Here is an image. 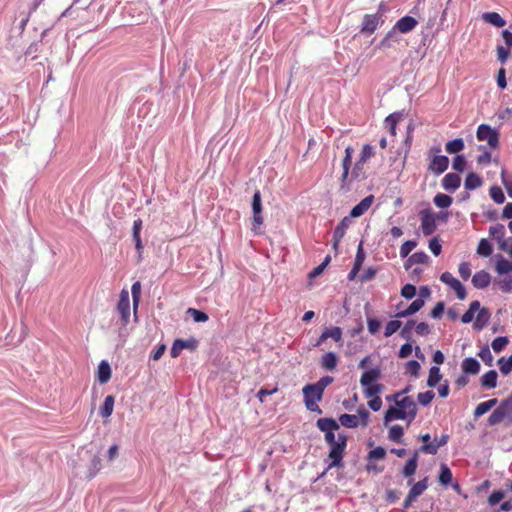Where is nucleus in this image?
Here are the masks:
<instances>
[{
	"label": "nucleus",
	"mask_w": 512,
	"mask_h": 512,
	"mask_svg": "<svg viewBox=\"0 0 512 512\" xmlns=\"http://www.w3.org/2000/svg\"><path fill=\"white\" fill-rule=\"evenodd\" d=\"M380 376L381 369L379 367L367 370L361 375L360 384L364 388L363 392L366 398L378 396L382 392L383 385L377 383Z\"/></svg>",
	"instance_id": "f257e3e1"
},
{
	"label": "nucleus",
	"mask_w": 512,
	"mask_h": 512,
	"mask_svg": "<svg viewBox=\"0 0 512 512\" xmlns=\"http://www.w3.org/2000/svg\"><path fill=\"white\" fill-rule=\"evenodd\" d=\"M348 438L344 433H338L337 441L334 443L328 444L330 447V451L328 454V458L330 463L328 464V469L331 468H342L343 467V457L345 454V450L347 447Z\"/></svg>",
	"instance_id": "f03ea898"
},
{
	"label": "nucleus",
	"mask_w": 512,
	"mask_h": 512,
	"mask_svg": "<svg viewBox=\"0 0 512 512\" xmlns=\"http://www.w3.org/2000/svg\"><path fill=\"white\" fill-rule=\"evenodd\" d=\"M302 392L306 408L311 412L321 414L322 410L318 406V402L322 400L323 393L314 384L305 385Z\"/></svg>",
	"instance_id": "7ed1b4c3"
},
{
	"label": "nucleus",
	"mask_w": 512,
	"mask_h": 512,
	"mask_svg": "<svg viewBox=\"0 0 512 512\" xmlns=\"http://www.w3.org/2000/svg\"><path fill=\"white\" fill-rule=\"evenodd\" d=\"M358 414L359 416L346 413L342 414L339 417V422L341 423V425L347 428H356L360 424L362 426H367L369 412L366 409L362 408L358 410Z\"/></svg>",
	"instance_id": "20e7f679"
},
{
	"label": "nucleus",
	"mask_w": 512,
	"mask_h": 512,
	"mask_svg": "<svg viewBox=\"0 0 512 512\" xmlns=\"http://www.w3.org/2000/svg\"><path fill=\"white\" fill-rule=\"evenodd\" d=\"M316 425L318 429L325 433L324 439L327 444L337 441L334 431L340 428L338 422L333 418H320L317 420Z\"/></svg>",
	"instance_id": "39448f33"
},
{
	"label": "nucleus",
	"mask_w": 512,
	"mask_h": 512,
	"mask_svg": "<svg viewBox=\"0 0 512 512\" xmlns=\"http://www.w3.org/2000/svg\"><path fill=\"white\" fill-rule=\"evenodd\" d=\"M354 149L352 146H347L345 148V155L342 160V175L340 177V184L342 189H349V186L351 184L350 179V167L352 164V157H353Z\"/></svg>",
	"instance_id": "423d86ee"
},
{
	"label": "nucleus",
	"mask_w": 512,
	"mask_h": 512,
	"mask_svg": "<svg viewBox=\"0 0 512 512\" xmlns=\"http://www.w3.org/2000/svg\"><path fill=\"white\" fill-rule=\"evenodd\" d=\"M477 139L486 141L491 148H497L499 145V133L486 124H481L478 127Z\"/></svg>",
	"instance_id": "0eeeda50"
},
{
	"label": "nucleus",
	"mask_w": 512,
	"mask_h": 512,
	"mask_svg": "<svg viewBox=\"0 0 512 512\" xmlns=\"http://www.w3.org/2000/svg\"><path fill=\"white\" fill-rule=\"evenodd\" d=\"M396 406L400 407L404 415H406L408 424H410L417 415V405L412 397L405 396L402 399L392 398Z\"/></svg>",
	"instance_id": "6e6552de"
},
{
	"label": "nucleus",
	"mask_w": 512,
	"mask_h": 512,
	"mask_svg": "<svg viewBox=\"0 0 512 512\" xmlns=\"http://www.w3.org/2000/svg\"><path fill=\"white\" fill-rule=\"evenodd\" d=\"M252 210H253V228L255 233H259V228L263 224L264 219L262 216V204H261V193L257 190L252 199Z\"/></svg>",
	"instance_id": "1a4fd4ad"
},
{
	"label": "nucleus",
	"mask_w": 512,
	"mask_h": 512,
	"mask_svg": "<svg viewBox=\"0 0 512 512\" xmlns=\"http://www.w3.org/2000/svg\"><path fill=\"white\" fill-rule=\"evenodd\" d=\"M117 311L120 314L122 325L126 326L130 319V299L127 290H122L120 293Z\"/></svg>",
	"instance_id": "9d476101"
},
{
	"label": "nucleus",
	"mask_w": 512,
	"mask_h": 512,
	"mask_svg": "<svg viewBox=\"0 0 512 512\" xmlns=\"http://www.w3.org/2000/svg\"><path fill=\"white\" fill-rule=\"evenodd\" d=\"M440 280L450 286L457 295L460 300H464L467 296L465 287L461 284V282L456 279L450 272H444L440 276Z\"/></svg>",
	"instance_id": "9b49d317"
},
{
	"label": "nucleus",
	"mask_w": 512,
	"mask_h": 512,
	"mask_svg": "<svg viewBox=\"0 0 512 512\" xmlns=\"http://www.w3.org/2000/svg\"><path fill=\"white\" fill-rule=\"evenodd\" d=\"M420 219L423 234L425 236L433 234L436 230L435 214L431 210L425 209L420 212Z\"/></svg>",
	"instance_id": "f8f14e48"
},
{
	"label": "nucleus",
	"mask_w": 512,
	"mask_h": 512,
	"mask_svg": "<svg viewBox=\"0 0 512 512\" xmlns=\"http://www.w3.org/2000/svg\"><path fill=\"white\" fill-rule=\"evenodd\" d=\"M449 165V159L444 155H435L429 164V170L436 175H440L445 172Z\"/></svg>",
	"instance_id": "ddd939ff"
},
{
	"label": "nucleus",
	"mask_w": 512,
	"mask_h": 512,
	"mask_svg": "<svg viewBox=\"0 0 512 512\" xmlns=\"http://www.w3.org/2000/svg\"><path fill=\"white\" fill-rule=\"evenodd\" d=\"M417 24L418 22L414 17L404 16L396 22L394 25V30L406 34L411 32L417 26Z\"/></svg>",
	"instance_id": "4468645a"
},
{
	"label": "nucleus",
	"mask_w": 512,
	"mask_h": 512,
	"mask_svg": "<svg viewBox=\"0 0 512 512\" xmlns=\"http://www.w3.org/2000/svg\"><path fill=\"white\" fill-rule=\"evenodd\" d=\"M373 201V195H369L362 199L356 206L352 208L350 211V217L357 218L365 214L373 204Z\"/></svg>",
	"instance_id": "2eb2a0df"
},
{
	"label": "nucleus",
	"mask_w": 512,
	"mask_h": 512,
	"mask_svg": "<svg viewBox=\"0 0 512 512\" xmlns=\"http://www.w3.org/2000/svg\"><path fill=\"white\" fill-rule=\"evenodd\" d=\"M380 16L377 14H366L363 18L361 32L372 34L378 27Z\"/></svg>",
	"instance_id": "dca6fc26"
},
{
	"label": "nucleus",
	"mask_w": 512,
	"mask_h": 512,
	"mask_svg": "<svg viewBox=\"0 0 512 512\" xmlns=\"http://www.w3.org/2000/svg\"><path fill=\"white\" fill-rule=\"evenodd\" d=\"M490 282H491V276L485 270L476 272L472 277V284L477 289H484V288L488 287Z\"/></svg>",
	"instance_id": "f3484780"
},
{
	"label": "nucleus",
	"mask_w": 512,
	"mask_h": 512,
	"mask_svg": "<svg viewBox=\"0 0 512 512\" xmlns=\"http://www.w3.org/2000/svg\"><path fill=\"white\" fill-rule=\"evenodd\" d=\"M448 440H449V435L443 434L439 438V440H434V444L433 445H422L419 448V451H421L422 453H425V454L435 455V454H437L438 449L440 447H442V446L447 444Z\"/></svg>",
	"instance_id": "a211bd4d"
},
{
	"label": "nucleus",
	"mask_w": 512,
	"mask_h": 512,
	"mask_svg": "<svg viewBox=\"0 0 512 512\" xmlns=\"http://www.w3.org/2000/svg\"><path fill=\"white\" fill-rule=\"evenodd\" d=\"M461 178L456 173H448L442 179V186L445 190L455 191L460 187Z\"/></svg>",
	"instance_id": "6ab92c4d"
},
{
	"label": "nucleus",
	"mask_w": 512,
	"mask_h": 512,
	"mask_svg": "<svg viewBox=\"0 0 512 512\" xmlns=\"http://www.w3.org/2000/svg\"><path fill=\"white\" fill-rule=\"evenodd\" d=\"M490 236L500 243V248L505 249V227L503 224H496L489 228Z\"/></svg>",
	"instance_id": "aec40b11"
},
{
	"label": "nucleus",
	"mask_w": 512,
	"mask_h": 512,
	"mask_svg": "<svg viewBox=\"0 0 512 512\" xmlns=\"http://www.w3.org/2000/svg\"><path fill=\"white\" fill-rule=\"evenodd\" d=\"M111 378V368L107 361H101L97 370V379L101 384L107 383Z\"/></svg>",
	"instance_id": "412c9836"
},
{
	"label": "nucleus",
	"mask_w": 512,
	"mask_h": 512,
	"mask_svg": "<svg viewBox=\"0 0 512 512\" xmlns=\"http://www.w3.org/2000/svg\"><path fill=\"white\" fill-rule=\"evenodd\" d=\"M461 368L464 373L475 375L480 371V364L475 358L469 357L462 361Z\"/></svg>",
	"instance_id": "4be33fe9"
},
{
	"label": "nucleus",
	"mask_w": 512,
	"mask_h": 512,
	"mask_svg": "<svg viewBox=\"0 0 512 512\" xmlns=\"http://www.w3.org/2000/svg\"><path fill=\"white\" fill-rule=\"evenodd\" d=\"M420 452L421 451H419V449L415 451L413 456L406 462L402 471L405 477H410L416 472L418 465V456Z\"/></svg>",
	"instance_id": "5701e85b"
},
{
	"label": "nucleus",
	"mask_w": 512,
	"mask_h": 512,
	"mask_svg": "<svg viewBox=\"0 0 512 512\" xmlns=\"http://www.w3.org/2000/svg\"><path fill=\"white\" fill-rule=\"evenodd\" d=\"M477 312L478 313H477V316H476L473 326L475 329L481 330L482 328H484L487 325V323L490 319V313L486 308H480V307Z\"/></svg>",
	"instance_id": "b1692460"
},
{
	"label": "nucleus",
	"mask_w": 512,
	"mask_h": 512,
	"mask_svg": "<svg viewBox=\"0 0 512 512\" xmlns=\"http://www.w3.org/2000/svg\"><path fill=\"white\" fill-rule=\"evenodd\" d=\"M482 19L498 28H501L506 24V21L497 12H486L482 15Z\"/></svg>",
	"instance_id": "393cba45"
},
{
	"label": "nucleus",
	"mask_w": 512,
	"mask_h": 512,
	"mask_svg": "<svg viewBox=\"0 0 512 512\" xmlns=\"http://www.w3.org/2000/svg\"><path fill=\"white\" fill-rule=\"evenodd\" d=\"M497 372L495 370H489L481 376V385L485 388L492 389L497 385Z\"/></svg>",
	"instance_id": "a878e982"
},
{
	"label": "nucleus",
	"mask_w": 512,
	"mask_h": 512,
	"mask_svg": "<svg viewBox=\"0 0 512 512\" xmlns=\"http://www.w3.org/2000/svg\"><path fill=\"white\" fill-rule=\"evenodd\" d=\"M424 306V300L418 298L414 300L405 310L396 314V317H407L418 312Z\"/></svg>",
	"instance_id": "bb28decb"
},
{
	"label": "nucleus",
	"mask_w": 512,
	"mask_h": 512,
	"mask_svg": "<svg viewBox=\"0 0 512 512\" xmlns=\"http://www.w3.org/2000/svg\"><path fill=\"white\" fill-rule=\"evenodd\" d=\"M482 184H483L482 178L478 174H476L474 172H470L466 176L464 186L467 190H474V189L482 186Z\"/></svg>",
	"instance_id": "cd10ccee"
},
{
	"label": "nucleus",
	"mask_w": 512,
	"mask_h": 512,
	"mask_svg": "<svg viewBox=\"0 0 512 512\" xmlns=\"http://www.w3.org/2000/svg\"><path fill=\"white\" fill-rule=\"evenodd\" d=\"M115 398L112 395H107L104 399L102 406L100 407V415L104 418H108L113 413Z\"/></svg>",
	"instance_id": "c85d7f7f"
},
{
	"label": "nucleus",
	"mask_w": 512,
	"mask_h": 512,
	"mask_svg": "<svg viewBox=\"0 0 512 512\" xmlns=\"http://www.w3.org/2000/svg\"><path fill=\"white\" fill-rule=\"evenodd\" d=\"M338 358L335 353L328 352L321 357V366L326 370H334L337 366Z\"/></svg>",
	"instance_id": "c756f323"
},
{
	"label": "nucleus",
	"mask_w": 512,
	"mask_h": 512,
	"mask_svg": "<svg viewBox=\"0 0 512 512\" xmlns=\"http://www.w3.org/2000/svg\"><path fill=\"white\" fill-rule=\"evenodd\" d=\"M498 400L496 398H493V399H490V400H487V401H484V402H481L480 404L477 405V407L475 408L474 410V416L476 418L484 415L485 413H487L490 409H492L496 404H497Z\"/></svg>",
	"instance_id": "7c9ffc66"
},
{
	"label": "nucleus",
	"mask_w": 512,
	"mask_h": 512,
	"mask_svg": "<svg viewBox=\"0 0 512 512\" xmlns=\"http://www.w3.org/2000/svg\"><path fill=\"white\" fill-rule=\"evenodd\" d=\"M399 419V420H407L406 415L402 412L400 407H393L391 406L386 412L384 416L385 423L390 422L392 420Z\"/></svg>",
	"instance_id": "2f4dec72"
},
{
	"label": "nucleus",
	"mask_w": 512,
	"mask_h": 512,
	"mask_svg": "<svg viewBox=\"0 0 512 512\" xmlns=\"http://www.w3.org/2000/svg\"><path fill=\"white\" fill-rule=\"evenodd\" d=\"M495 270L500 275L512 272V262L500 256L496 261Z\"/></svg>",
	"instance_id": "473e14b6"
},
{
	"label": "nucleus",
	"mask_w": 512,
	"mask_h": 512,
	"mask_svg": "<svg viewBox=\"0 0 512 512\" xmlns=\"http://www.w3.org/2000/svg\"><path fill=\"white\" fill-rule=\"evenodd\" d=\"M401 119V114L393 113L386 117L385 126L392 136L396 135V126Z\"/></svg>",
	"instance_id": "72a5a7b5"
},
{
	"label": "nucleus",
	"mask_w": 512,
	"mask_h": 512,
	"mask_svg": "<svg viewBox=\"0 0 512 512\" xmlns=\"http://www.w3.org/2000/svg\"><path fill=\"white\" fill-rule=\"evenodd\" d=\"M464 149V141L461 138L449 141L445 145V150L449 154H457Z\"/></svg>",
	"instance_id": "f704fd0d"
},
{
	"label": "nucleus",
	"mask_w": 512,
	"mask_h": 512,
	"mask_svg": "<svg viewBox=\"0 0 512 512\" xmlns=\"http://www.w3.org/2000/svg\"><path fill=\"white\" fill-rule=\"evenodd\" d=\"M479 307L480 303L478 301L471 302L469 309L462 315L461 321L465 324L470 323L473 320L475 313L479 310Z\"/></svg>",
	"instance_id": "c9c22d12"
},
{
	"label": "nucleus",
	"mask_w": 512,
	"mask_h": 512,
	"mask_svg": "<svg viewBox=\"0 0 512 512\" xmlns=\"http://www.w3.org/2000/svg\"><path fill=\"white\" fill-rule=\"evenodd\" d=\"M404 435V429L400 425H394L389 429L388 438L396 443H401Z\"/></svg>",
	"instance_id": "e433bc0d"
},
{
	"label": "nucleus",
	"mask_w": 512,
	"mask_h": 512,
	"mask_svg": "<svg viewBox=\"0 0 512 512\" xmlns=\"http://www.w3.org/2000/svg\"><path fill=\"white\" fill-rule=\"evenodd\" d=\"M442 375L440 373V369L436 366H433L429 370V376L427 379V386L435 387L436 384L441 380Z\"/></svg>",
	"instance_id": "4c0bfd02"
},
{
	"label": "nucleus",
	"mask_w": 512,
	"mask_h": 512,
	"mask_svg": "<svg viewBox=\"0 0 512 512\" xmlns=\"http://www.w3.org/2000/svg\"><path fill=\"white\" fill-rule=\"evenodd\" d=\"M427 489V479H423L421 481H418L417 483H415L409 493H410V498H417L418 496H420L425 490Z\"/></svg>",
	"instance_id": "58836bf2"
},
{
	"label": "nucleus",
	"mask_w": 512,
	"mask_h": 512,
	"mask_svg": "<svg viewBox=\"0 0 512 512\" xmlns=\"http://www.w3.org/2000/svg\"><path fill=\"white\" fill-rule=\"evenodd\" d=\"M503 408H500V406H498L492 413L491 415L489 416L488 418V424L491 425V426H494V425H497L499 423H501L503 420H505V412L502 411Z\"/></svg>",
	"instance_id": "ea45409f"
},
{
	"label": "nucleus",
	"mask_w": 512,
	"mask_h": 512,
	"mask_svg": "<svg viewBox=\"0 0 512 512\" xmlns=\"http://www.w3.org/2000/svg\"><path fill=\"white\" fill-rule=\"evenodd\" d=\"M503 408H500V406H498L492 413L491 415L489 416L488 418V424L491 425V426H494V425H497L499 423H501L503 420H505V412L502 411Z\"/></svg>",
	"instance_id": "a19ab883"
},
{
	"label": "nucleus",
	"mask_w": 512,
	"mask_h": 512,
	"mask_svg": "<svg viewBox=\"0 0 512 512\" xmlns=\"http://www.w3.org/2000/svg\"><path fill=\"white\" fill-rule=\"evenodd\" d=\"M397 30H394V27L385 35V37L381 40L379 46L381 48H390L392 46V42H397Z\"/></svg>",
	"instance_id": "79ce46f5"
},
{
	"label": "nucleus",
	"mask_w": 512,
	"mask_h": 512,
	"mask_svg": "<svg viewBox=\"0 0 512 512\" xmlns=\"http://www.w3.org/2000/svg\"><path fill=\"white\" fill-rule=\"evenodd\" d=\"M350 217H344L341 222L337 225V227L334 229L333 235H335L338 238H343L346 230L348 229L350 225Z\"/></svg>",
	"instance_id": "37998d69"
},
{
	"label": "nucleus",
	"mask_w": 512,
	"mask_h": 512,
	"mask_svg": "<svg viewBox=\"0 0 512 512\" xmlns=\"http://www.w3.org/2000/svg\"><path fill=\"white\" fill-rule=\"evenodd\" d=\"M132 299H133V307L134 313L136 314L137 307L139 305L141 299V284L139 281L133 283L131 287Z\"/></svg>",
	"instance_id": "c03bdc74"
},
{
	"label": "nucleus",
	"mask_w": 512,
	"mask_h": 512,
	"mask_svg": "<svg viewBox=\"0 0 512 512\" xmlns=\"http://www.w3.org/2000/svg\"><path fill=\"white\" fill-rule=\"evenodd\" d=\"M375 155L374 147L370 144H365L362 147V150L360 152L359 160L360 162L367 163V161Z\"/></svg>",
	"instance_id": "a18cd8bd"
},
{
	"label": "nucleus",
	"mask_w": 512,
	"mask_h": 512,
	"mask_svg": "<svg viewBox=\"0 0 512 512\" xmlns=\"http://www.w3.org/2000/svg\"><path fill=\"white\" fill-rule=\"evenodd\" d=\"M452 198L449 195L439 193L434 197V204L439 208H447L452 204Z\"/></svg>",
	"instance_id": "49530a36"
},
{
	"label": "nucleus",
	"mask_w": 512,
	"mask_h": 512,
	"mask_svg": "<svg viewBox=\"0 0 512 512\" xmlns=\"http://www.w3.org/2000/svg\"><path fill=\"white\" fill-rule=\"evenodd\" d=\"M498 365H499L500 372L503 375L510 374L511 371H512V354L509 356L508 359H505L504 357H501L498 360Z\"/></svg>",
	"instance_id": "de8ad7c7"
},
{
	"label": "nucleus",
	"mask_w": 512,
	"mask_h": 512,
	"mask_svg": "<svg viewBox=\"0 0 512 512\" xmlns=\"http://www.w3.org/2000/svg\"><path fill=\"white\" fill-rule=\"evenodd\" d=\"M492 251V246L488 240L481 239L477 247V253L483 257H488L492 254Z\"/></svg>",
	"instance_id": "09e8293b"
},
{
	"label": "nucleus",
	"mask_w": 512,
	"mask_h": 512,
	"mask_svg": "<svg viewBox=\"0 0 512 512\" xmlns=\"http://www.w3.org/2000/svg\"><path fill=\"white\" fill-rule=\"evenodd\" d=\"M489 194L497 204H502L505 201V195L499 186H492L489 190Z\"/></svg>",
	"instance_id": "8fccbe9b"
},
{
	"label": "nucleus",
	"mask_w": 512,
	"mask_h": 512,
	"mask_svg": "<svg viewBox=\"0 0 512 512\" xmlns=\"http://www.w3.org/2000/svg\"><path fill=\"white\" fill-rule=\"evenodd\" d=\"M325 336L333 339L335 342L342 341V329L340 327L326 328L324 331Z\"/></svg>",
	"instance_id": "3c124183"
},
{
	"label": "nucleus",
	"mask_w": 512,
	"mask_h": 512,
	"mask_svg": "<svg viewBox=\"0 0 512 512\" xmlns=\"http://www.w3.org/2000/svg\"><path fill=\"white\" fill-rule=\"evenodd\" d=\"M364 259H365V254H364V251H363V248H362V244H360L359 247H358V250H357V254H356L355 260H354V265H353V268H352V272H354V273H358L359 272V270L361 269L362 264L364 262Z\"/></svg>",
	"instance_id": "603ef678"
},
{
	"label": "nucleus",
	"mask_w": 512,
	"mask_h": 512,
	"mask_svg": "<svg viewBox=\"0 0 512 512\" xmlns=\"http://www.w3.org/2000/svg\"><path fill=\"white\" fill-rule=\"evenodd\" d=\"M508 342L509 339L506 336H499L492 341L491 347L494 350V352L499 353L505 348Z\"/></svg>",
	"instance_id": "864d4df0"
},
{
	"label": "nucleus",
	"mask_w": 512,
	"mask_h": 512,
	"mask_svg": "<svg viewBox=\"0 0 512 512\" xmlns=\"http://www.w3.org/2000/svg\"><path fill=\"white\" fill-rule=\"evenodd\" d=\"M428 261H429L428 255L422 251L412 254L408 259V262L410 264H427Z\"/></svg>",
	"instance_id": "5fc2aeb1"
},
{
	"label": "nucleus",
	"mask_w": 512,
	"mask_h": 512,
	"mask_svg": "<svg viewBox=\"0 0 512 512\" xmlns=\"http://www.w3.org/2000/svg\"><path fill=\"white\" fill-rule=\"evenodd\" d=\"M439 481L443 485H448L452 481V472L446 465H441Z\"/></svg>",
	"instance_id": "6e6d98bb"
},
{
	"label": "nucleus",
	"mask_w": 512,
	"mask_h": 512,
	"mask_svg": "<svg viewBox=\"0 0 512 512\" xmlns=\"http://www.w3.org/2000/svg\"><path fill=\"white\" fill-rule=\"evenodd\" d=\"M187 314H189L195 322H206L209 317L208 315L200 310H197L195 308H189L187 310Z\"/></svg>",
	"instance_id": "4d7b16f0"
},
{
	"label": "nucleus",
	"mask_w": 512,
	"mask_h": 512,
	"mask_svg": "<svg viewBox=\"0 0 512 512\" xmlns=\"http://www.w3.org/2000/svg\"><path fill=\"white\" fill-rule=\"evenodd\" d=\"M435 394L432 390H428L426 392H421L418 394L417 399L420 405L427 406L429 405L432 400L434 399Z\"/></svg>",
	"instance_id": "13d9d810"
},
{
	"label": "nucleus",
	"mask_w": 512,
	"mask_h": 512,
	"mask_svg": "<svg viewBox=\"0 0 512 512\" xmlns=\"http://www.w3.org/2000/svg\"><path fill=\"white\" fill-rule=\"evenodd\" d=\"M499 406L503 408L502 411L505 412V418L509 419L510 423H512V397L503 400Z\"/></svg>",
	"instance_id": "bf43d9fd"
},
{
	"label": "nucleus",
	"mask_w": 512,
	"mask_h": 512,
	"mask_svg": "<svg viewBox=\"0 0 512 512\" xmlns=\"http://www.w3.org/2000/svg\"><path fill=\"white\" fill-rule=\"evenodd\" d=\"M364 166L365 163L360 162L359 160L355 162L354 167L352 168L350 173L351 183L353 182V180L358 179L364 173Z\"/></svg>",
	"instance_id": "052dcab7"
},
{
	"label": "nucleus",
	"mask_w": 512,
	"mask_h": 512,
	"mask_svg": "<svg viewBox=\"0 0 512 512\" xmlns=\"http://www.w3.org/2000/svg\"><path fill=\"white\" fill-rule=\"evenodd\" d=\"M400 327H401V322L400 321H398V320H391V321H389L387 323L386 327H385L384 336L385 337H390L395 332H397Z\"/></svg>",
	"instance_id": "680f3d73"
},
{
	"label": "nucleus",
	"mask_w": 512,
	"mask_h": 512,
	"mask_svg": "<svg viewBox=\"0 0 512 512\" xmlns=\"http://www.w3.org/2000/svg\"><path fill=\"white\" fill-rule=\"evenodd\" d=\"M500 290L504 293H510L512 291V277L505 276L498 281Z\"/></svg>",
	"instance_id": "e2e57ef3"
},
{
	"label": "nucleus",
	"mask_w": 512,
	"mask_h": 512,
	"mask_svg": "<svg viewBox=\"0 0 512 512\" xmlns=\"http://www.w3.org/2000/svg\"><path fill=\"white\" fill-rule=\"evenodd\" d=\"M417 246V243L412 240L405 241L400 247V256L402 258L407 257L410 252Z\"/></svg>",
	"instance_id": "0e129e2a"
},
{
	"label": "nucleus",
	"mask_w": 512,
	"mask_h": 512,
	"mask_svg": "<svg viewBox=\"0 0 512 512\" xmlns=\"http://www.w3.org/2000/svg\"><path fill=\"white\" fill-rule=\"evenodd\" d=\"M183 350H184L183 339H176V340H174V342L172 344V347L170 350V355L172 358H177Z\"/></svg>",
	"instance_id": "69168bd1"
},
{
	"label": "nucleus",
	"mask_w": 512,
	"mask_h": 512,
	"mask_svg": "<svg viewBox=\"0 0 512 512\" xmlns=\"http://www.w3.org/2000/svg\"><path fill=\"white\" fill-rule=\"evenodd\" d=\"M452 168L458 172H463L466 168V159L463 155H457L452 162Z\"/></svg>",
	"instance_id": "338daca9"
},
{
	"label": "nucleus",
	"mask_w": 512,
	"mask_h": 512,
	"mask_svg": "<svg viewBox=\"0 0 512 512\" xmlns=\"http://www.w3.org/2000/svg\"><path fill=\"white\" fill-rule=\"evenodd\" d=\"M478 356L482 359V361L488 365V366H491L492 365V361H493V356L491 354V351L489 349L488 346H485L483 347L479 353H478Z\"/></svg>",
	"instance_id": "774afa93"
}]
</instances>
